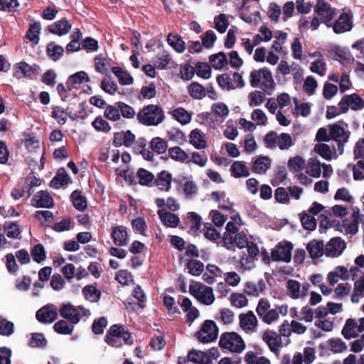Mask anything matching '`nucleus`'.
Wrapping results in <instances>:
<instances>
[{"label":"nucleus","instance_id":"obj_1","mask_svg":"<svg viewBox=\"0 0 364 364\" xmlns=\"http://www.w3.org/2000/svg\"><path fill=\"white\" fill-rule=\"evenodd\" d=\"M136 117L139 122L143 125L157 126L164 120L165 114L161 106L151 104L144 106L138 112Z\"/></svg>","mask_w":364,"mask_h":364},{"label":"nucleus","instance_id":"obj_2","mask_svg":"<svg viewBox=\"0 0 364 364\" xmlns=\"http://www.w3.org/2000/svg\"><path fill=\"white\" fill-rule=\"evenodd\" d=\"M119 338H122L124 343L128 346H132L134 343L130 332L124 326L114 324L107 332L105 341L110 346L119 348L122 346V343L118 341Z\"/></svg>","mask_w":364,"mask_h":364},{"label":"nucleus","instance_id":"obj_3","mask_svg":"<svg viewBox=\"0 0 364 364\" xmlns=\"http://www.w3.org/2000/svg\"><path fill=\"white\" fill-rule=\"evenodd\" d=\"M219 346L230 352L240 353L245 348L242 338L235 332H225L222 333L219 341Z\"/></svg>","mask_w":364,"mask_h":364},{"label":"nucleus","instance_id":"obj_4","mask_svg":"<svg viewBox=\"0 0 364 364\" xmlns=\"http://www.w3.org/2000/svg\"><path fill=\"white\" fill-rule=\"evenodd\" d=\"M256 312L259 318L267 324H271L279 318L277 309H270V302L266 298L259 300Z\"/></svg>","mask_w":364,"mask_h":364},{"label":"nucleus","instance_id":"obj_5","mask_svg":"<svg viewBox=\"0 0 364 364\" xmlns=\"http://www.w3.org/2000/svg\"><path fill=\"white\" fill-rule=\"evenodd\" d=\"M218 327L213 320H205L196 333L198 340L203 343L214 341L218 335Z\"/></svg>","mask_w":364,"mask_h":364},{"label":"nucleus","instance_id":"obj_6","mask_svg":"<svg viewBox=\"0 0 364 364\" xmlns=\"http://www.w3.org/2000/svg\"><path fill=\"white\" fill-rule=\"evenodd\" d=\"M331 139L336 141L339 154L344 151L345 144L348 141L350 136V131H346L343 127L338 124H333L328 126Z\"/></svg>","mask_w":364,"mask_h":364},{"label":"nucleus","instance_id":"obj_7","mask_svg":"<svg viewBox=\"0 0 364 364\" xmlns=\"http://www.w3.org/2000/svg\"><path fill=\"white\" fill-rule=\"evenodd\" d=\"M342 113H346L349 108L353 111L360 110L364 107V100L357 93L345 95L338 102Z\"/></svg>","mask_w":364,"mask_h":364},{"label":"nucleus","instance_id":"obj_8","mask_svg":"<svg viewBox=\"0 0 364 364\" xmlns=\"http://www.w3.org/2000/svg\"><path fill=\"white\" fill-rule=\"evenodd\" d=\"M13 69L14 77L21 79L23 77L33 79L34 75L39 73L41 68L36 63L31 65L25 61H21L14 64Z\"/></svg>","mask_w":364,"mask_h":364},{"label":"nucleus","instance_id":"obj_9","mask_svg":"<svg viewBox=\"0 0 364 364\" xmlns=\"http://www.w3.org/2000/svg\"><path fill=\"white\" fill-rule=\"evenodd\" d=\"M293 245L291 242H279L272 251L271 257L273 261L289 262L291 259Z\"/></svg>","mask_w":364,"mask_h":364},{"label":"nucleus","instance_id":"obj_10","mask_svg":"<svg viewBox=\"0 0 364 364\" xmlns=\"http://www.w3.org/2000/svg\"><path fill=\"white\" fill-rule=\"evenodd\" d=\"M314 12L321 18V22L330 26L329 23L335 15V10L332 9L326 0H317L314 6Z\"/></svg>","mask_w":364,"mask_h":364},{"label":"nucleus","instance_id":"obj_11","mask_svg":"<svg viewBox=\"0 0 364 364\" xmlns=\"http://www.w3.org/2000/svg\"><path fill=\"white\" fill-rule=\"evenodd\" d=\"M59 314L61 317L73 325L78 323L81 319V315L78 309L70 302L61 304Z\"/></svg>","mask_w":364,"mask_h":364},{"label":"nucleus","instance_id":"obj_12","mask_svg":"<svg viewBox=\"0 0 364 364\" xmlns=\"http://www.w3.org/2000/svg\"><path fill=\"white\" fill-rule=\"evenodd\" d=\"M36 316L42 323H53L58 318L57 309L53 304L46 305L37 311Z\"/></svg>","mask_w":364,"mask_h":364},{"label":"nucleus","instance_id":"obj_13","mask_svg":"<svg viewBox=\"0 0 364 364\" xmlns=\"http://www.w3.org/2000/svg\"><path fill=\"white\" fill-rule=\"evenodd\" d=\"M346 247V242L341 237L331 238L326 245L325 255L327 257H338Z\"/></svg>","mask_w":364,"mask_h":364},{"label":"nucleus","instance_id":"obj_14","mask_svg":"<svg viewBox=\"0 0 364 364\" xmlns=\"http://www.w3.org/2000/svg\"><path fill=\"white\" fill-rule=\"evenodd\" d=\"M263 341L267 344L269 350L277 356H279L282 348V339L274 331H265L262 335Z\"/></svg>","mask_w":364,"mask_h":364},{"label":"nucleus","instance_id":"obj_15","mask_svg":"<svg viewBox=\"0 0 364 364\" xmlns=\"http://www.w3.org/2000/svg\"><path fill=\"white\" fill-rule=\"evenodd\" d=\"M32 205L36 208H50L54 205L53 198L48 191H41L33 197Z\"/></svg>","mask_w":364,"mask_h":364},{"label":"nucleus","instance_id":"obj_16","mask_svg":"<svg viewBox=\"0 0 364 364\" xmlns=\"http://www.w3.org/2000/svg\"><path fill=\"white\" fill-rule=\"evenodd\" d=\"M352 27L351 17L346 13H342L334 23L333 30L336 33H342L350 31Z\"/></svg>","mask_w":364,"mask_h":364},{"label":"nucleus","instance_id":"obj_17","mask_svg":"<svg viewBox=\"0 0 364 364\" xmlns=\"http://www.w3.org/2000/svg\"><path fill=\"white\" fill-rule=\"evenodd\" d=\"M112 239L117 246H126L128 244V234L126 227L118 225L113 228L111 234Z\"/></svg>","mask_w":364,"mask_h":364},{"label":"nucleus","instance_id":"obj_18","mask_svg":"<svg viewBox=\"0 0 364 364\" xmlns=\"http://www.w3.org/2000/svg\"><path fill=\"white\" fill-rule=\"evenodd\" d=\"M240 326L245 331H253L257 326V318L252 311L239 316Z\"/></svg>","mask_w":364,"mask_h":364},{"label":"nucleus","instance_id":"obj_19","mask_svg":"<svg viewBox=\"0 0 364 364\" xmlns=\"http://www.w3.org/2000/svg\"><path fill=\"white\" fill-rule=\"evenodd\" d=\"M71 26V23L66 18H63L49 26L48 30L51 33L61 36L68 33Z\"/></svg>","mask_w":364,"mask_h":364},{"label":"nucleus","instance_id":"obj_20","mask_svg":"<svg viewBox=\"0 0 364 364\" xmlns=\"http://www.w3.org/2000/svg\"><path fill=\"white\" fill-rule=\"evenodd\" d=\"M306 250L309 257L313 259H318L325 253V248L323 241L312 240L306 245Z\"/></svg>","mask_w":364,"mask_h":364},{"label":"nucleus","instance_id":"obj_21","mask_svg":"<svg viewBox=\"0 0 364 364\" xmlns=\"http://www.w3.org/2000/svg\"><path fill=\"white\" fill-rule=\"evenodd\" d=\"M158 215L161 223L167 227L174 228L180 223V218L176 214L171 212L159 210H158Z\"/></svg>","mask_w":364,"mask_h":364},{"label":"nucleus","instance_id":"obj_22","mask_svg":"<svg viewBox=\"0 0 364 364\" xmlns=\"http://www.w3.org/2000/svg\"><path fill=\"white\" fill-rule=\"evenodd\" d=\"M190 143L197 149H202L207 147V142L205 139V134L198 129L192 130L189 135Z\"/></svg>","mask_w":364,"mask_h":364},{"label":"nucleus","instance_id":"obj_23","mask_svg":"<svg viewBox=\"0 0 364 364\" xmlns=\"http://www.w3.org/2000/svg\"><path fill=\"white\" fill-rule=\"evenodd\" d=\"M360 213L359 210H354L351 216L350 220H346L343 221V227L346 228V230L348 233L351 235H355L358 232Z\"/></svg>","mask_w":364,"mask_h":364},{"label":"nucleus","instance_id":"obj_24","mask_svg":"<svg viewBox=\"0 0 364 364\" xmlns=\"http://www.w3.org/2000/svg\"><path fill=\"white\" fill-rule=\"evenodd\" d=\"M232 176L238 178L241 177H247L250 175L249 169L244 161H236L232 163L230 167Z\"/></svg>","mask_w":364,"mask_h":364},{"label":"nucleus","instance_id":"obj_25","mask_svg":"<svg viewBox=\"0 0 364 364\" xmlns=\"http://www.w3.org/2000/svg\"><path fill=\"white\" fill-rule=\"evenodd\" d=\"M172 176L166 171H162L157 175L154 184L161 191H168L171 188Z\"/></svg>","mask_w":364,"mask_h":364},{"label":"nucleus","instance_id":"obj_26","mask_svg":"<svg viewBox=\"0 0 364 364\" xmlns=\"http://www.w3.org/2000/svg\"><path fill=\"white\" fill-rule=\"evenodd\" d=\"M271 164V159L268 156H259L253 163L252 170L256 173L263 174Z\"/></svg>","mask_w":364,"mask_h":364},{"label":"nucleus","instance_id":"obj_27","mask_svg":"<svg viewBox=\"0 0 364 364\" xmlns=\"http://www.w3.org/2000/svg\"><path fill=\"white\" fill-rule=\"evenodd\" d=\"M70 180V176L66 173L65 168H61L58 171L56 175L53 178L50 182V186L54 188H59L68 183Z\"/></svg>","mask_w":364,"mask_h":364},{"label":"nucleus","instance_id":"obj_28","mask_svg":"<svg viewBox=\"0 0 364 364\" xmlns=\"http://www.w3.org/2000/svg\"><path fill=\"white\" fill-rule=\"evenodd\" d=\"M187 357L188 361L194 363L210 364L212 363V360L208 358L207 353L200 350L193 349L188 352Z\"/></svg>","mask_w":364,"mask_h":364},{"label":"nucleus","instance_id":"obj_29","mask_svg":"<svg viewBox=\"0 0 364 364\" xmlns=\"http://www.w3.org/2000/svg\"><path fill=\"white\" fill-rule=\"evenodd\" d=\"M64 53L63 46L56 45L55 42L51 41L46 46V54L49 58L53 61L58 60Z\"/></svg>","mask_w":364,"mask_h":364},{"label":"nucleus","instance_id":"obj_30","mask_svg":"<svg viewBox=\"0 0 364 364\" xmlns=\"http://www.w3.org/2000/svg\"><path fill=\"white\" fill-rule=\"evenodd\" d=\"M112 72L117 77L119 84L122 85H129L134 82V78L131 75L120 67L112 68Z\"/></svg>","mask_w":364,"mask_h":364},{"label":"nucleus","instance_id":"obj_31","mask_svg":"<svg viewBox=\"0 0 364 364\" xmlns=\"http://www.w3.org/2000/svg\"><path fill=\"white\" fill-rule=\"evenodd\" d=\"M4 229L9 238L21 239V230L17 222H5Z\"/></svg>","mask_w":364,"mask_h":364},{"label":"nucleus","instance_id":"obj_32","mask_svg":"<svg viewBox=\"0 0 364 364\" xmlns=\"http://www.w3.org/2000/svg\"><path fill=\"white\" fill-rule=\"evenodd\" d=\"M110 58H107L102 54L96 55L94 58L95 71L107 75L108 74L107 67L110 65Z\"/></svg>","mask_w":364,"mask_h":364},{"label":"nucleus","instance_id":"obj_33","mask_svg":"<svg viewBox=\"0 0 364 364\" xmlns=\"http://www.w3.org/2000/svg\"><path fill=\"white\" fill-rule=\"evenodd\" d=\"M329 55L333 60H338L342 63H350L353 58L349 53L345 52L339 47L334 48L329 51Z\"/></svg>","mask_w":364,"mask_h":364},{"label":"nucleus","instance_id":"obj_34","mask_svg":"<svg viewBox=\"0 0 364 364\" xmlns=\"http://www.w3.org/2000/svg\"><path fill=\"white\" fill-rule=\"evenodd\" d=\"M209 61L215 70H221L228 64L226 55L223 52L210 55Z\"/></svg>","mask_w":364,"mask_h":364},{"label":"nucleus","instance_id":"obj_35","mask_svg":"<svg viewBox=\"0 0 364 364\" xmlns=\"http://www.w3.org/2000/svg\"><path fill=\"white\" fill-rule=\"evenodd\" d=\"M73 206L79 211H84L87 208V199L82 196L81 191H74L70 196Z\"/></svg>","mask_w":364,"mask_h":364},{"label":"nucleus","instance_id":"obj_36","mask_svg":"<svg viewBox=\"0 0 364 364\" xmlns=\"http://www.w3.org/2000/svg\"><path fill=\"white\" fill-rule=\"evenodd\" d=\"M41 26L40 22H34L29 26L26 31V37L32 42L33 45H37L39 42V35L41 33Z\"/></svg>","mask_w":364,"mask_h":364},{"label":"nucleus","instance_id":"obj_37","mask_svg":"<svg viewBox=\"0 0 364 364\" xmlns=\"http://www.w3.org/2000/svg\"><path fill=\"white\" fill-rule=\"evenodd\" d=\"M135 149L141 154L144 159L146 161H154V154L151 151L146 148V141L144 138H139L136 141V146Z\"/></svg>","mask_w":364,"mask_h":364},{"label":"nucleus","instance_id":"obj_38","mask_svg":"<svg viewBox=\"0 0 364 364\" xmlns=\"http://www.w3.org/2000/svg\"><path fill=\"white\" fill-rule=\"evenodd\" d=\"M167 43L179 53H183L186 49L185 42L182 40L181 37L177 34L169 33L167 37Z\"/></svg>","mask_w":364,"mask_h":364},{"label":"nucleus","instance_id":"obj_39","mask_svg":"<svg viewBox=\"0 0 364 364\" xmlns=\"http://www.w3.org/2000/svg\"><path fill=\"white\" fill-rule=\"evenodd\" d=\"M357 327V323L353 318H348L346 320V323L341 331V334L346 339H350L356 338L358 333L355 332V328Z\"/></svg>","mask_w":364,"mask_h":364},{"label":"nucleus","instance_id":"obj_40","mask_svg":"<svg viewBox=\"0 0 364 364\" xmlns=\"http://www.w3.org/2000/svg\"><path fill=\"white\" fill-rule=\"evenodd\" d=\"M150 148L152 152L161 154L166 152L168 148V143L161 137H154L150 141Z\"/></svg>","mask_w":364,"mask_h":364},{"label":"nucleus","instance_id":"obj_41","mask_svg":"<svg viewBox=\"0 0 364 364\" xmlns=\"http://www.w3.org/2000/svg\"><path fill=\"white\" fill-rule=\"evenodd\" d=\"M300 220L303 228L308 230H314L316 228L317 223L314 216L309 215L306 211L299 214Z\"/></svg>","mask_w":364,"mask_h":364},{"label":"nucleus","instance_id":"obj_42","mask_svg":"<svg viewBox=\"0 0 364 364\" xmlns=\"http://www.w3.org/2000/svg\"><path fill=\"white\" fill-rule=\"evenodd\" d=\"M188 270V273L193 276L200 275L204 269V264L198 259H191L188 260L186 264Z\"/></svg>","mask_w":364,"mask_h":364},{"label":"nucleus","instance_id":"obj_43","mask_svg":"<svg viewBox=\"0 0 364 364\" xmlns=\"http://www.w3.org/2000/svg\"><path fill=\"white\" fill-rule=\"evenodd\" d=\"M139 183L141 186H149L154 180V175L144 168H139L136 172Z\"/></svg>","mask_w":364,"mask_h":364},{"label":"nucleus","instance_id":"obj_44","mask_svg":"<svg viewBox=\"0 0 364 364\" xmlns=\"http://www.w3.org/2000/svg\"><path fill=\"white\" fill-rule=\"evenodd\" d=\"M90 80V77L85 71H79L71 75L67 81L68 86L70 85L73 88L75 85H80L84 82H88Z\"/></svg>","mask_w":364,"mask_h":364},{"label":"nucleus","instance_id":"obj_45","mask_svg":"<svg viewBox=\"0 0 364 364\" xmlns=\"http://www.w3.org/2000/svg\"><path fill=\"white\" fill-rule=\"evenodd\" d=\"M86 299L91 302H97L101 296V291L92 285H87L82 289Z\"/></svg>","mask_w":364,"mask_h":364},{"label":"nucleus","instance_id":"obj_46","mask_svg":"<svg viewBox=\"0 0 364 364\" xmlns=\"http://www.w3.org/2000/svg\"><path fill=\"white\" fill-rule=\"evenodd\" d=\"M189 95L194 99L200 100L205 97V90L202 85L193 82L188 87Z\"/></svg>","mask_w":364,"mask_h":364},{"label":"nucleus","instance_id":"obj_47","mask_svg":"<svg viewBox=\"0 0 364 364\" xmlns=\"http://www.w3.org/2000/svg\"><path fill=\"white\" fill-rule=\"evenodd\" d=\"M327 342L333 353H341L348 349L346 343L340 338H331Z\"/></svg>","mask_w":364,"mask_h":364},{"label":"nucleus","instance_id":"obj_48","mask_svg":"<svg viewBox=\"0 0 364 364\" xmlns=\"http://www.w3.org/2000/svg\"><path fill=\"white\" fill-rule=\"evenodd\" d=\"M197 300L205 305L212 304L215 301L213 289L210 287H205L198 295Z\"/></svg>","mask_w":364,"mask_h":364},{"label":"nucleus","instance_id":"obj_49","mask_svg":"<svg viewBox=\"0 0 364 364\" xmlns=\"http://www.w3.org/2000/svg\"><path fill=\"white\" fill-rule=\"evenodd\" d=\"M53 329L59 334L70 335L73 331L74 326L73 324L69 325L67 321L61 319L54 324Z\"/></svg>","mask_w":364,"mask_h":364},{"label":"nucleus","instance_id":"obj_50","mask_svg":"<svg viewBox=\"0 0 364 364\" xmlns=\"http://www.w3.org/2000/svg\"><path fill=\"white\" fill-rule=\"evenodd\" d=\"M31 255L37 263H41L46 258L45 248L42 244L35 245L31 250Z\"/></svg>","mask_w":364,"mask_h":364},{"label":"nucleus","instance_id":"obj_51","mask_svg":"<svg viewBox=\"0 0 364 364\" xmlns=\"http://www.w3.org/2000/svg\"><path fill=\"white\" fill-rule=\"evenodd\" d=\"M173 116L181 124H187L191 120V115L182 107H178L173 111Z\"/></svg>","mask_w":364,"mask_h":364},{"label":"nucleus","instance_id":"obj_52","mask_svg":"<svg viewBox=\"0 0 364 364\" xmlns=\"http://www.w3.org/2000/svg\"><path fill=\"white\" fill-rule=\"evenodd\" d=\"M69 107L63 109L60 107L55 106L52 108L51 117L56 119L60 124H65L67 122V111Z\"/></svg>","mask_w":364,"mask_h":364},{"label":"nucleus","instance_id":"obj_53","mask_svg":"<svg viewBox=\"0 0 364 364\" xmlns=\"http://www.w3.org/2000/svg\"><path fill=\"white\" fill-rule=\"evenodd\" d=\"M269 70L266 68H261L259 70H254L250 73V85L252 87H256L259 85L261 82L262 78L264 79V76L266 75V72H268Z\"/></svg>","mask_w":364,"mask_h":364},{"label":"nucleus","instance_id":"obj_54","mask_svg":"<svg viewBox=\"0 0 364 364\" xmlns=\"http://www.w3.org/2000/svg\"><path fill=\"white\" fill-rule=\"evenodd\" d=\"M168 154L170 157L176 161L185 162L188 158V154L179 146L170 148Z\"/></svg>","mask_w":364,"mask_h":364},{"label":"nucleus","instance_id":"obj_55","mask_svg":"<svg viewBox=\"0 0 364 364\" xmlns=\"http://www.w3.org/2000/svg\"><path fill=\"white\" fill-rule=\"evenodd\" d=\"M274 81L272 77L271 72L269 70L266 72V75L264 76L263 81L262 82L261 87L267 95L272 94L274 89Z\"/></svg>","mask_w":364,"mask_h":364},{"label":"nucleus","instance_id":"obj_56","mask_svg":"<svg viewBox=\"0 0 364 364\" xmlns=\"http://www.w3.org/2000/svg\"><path fill=\"white\" fill-rule=\"evenodd\" d=\"M288 167L291 171L299 172L304 168L305 161L299 156L290 158L288 161Z\"/></svg>","mask_w":364,"mask_h":364},{"label":"nucleus","instance_id":"obj_57","mask_svg":"<svg viewBox=\"0 0 364 364\" xmlns=\"http://www.w3.org/2000/svg\"><path fill=\"white\" fill-rule=\"evenodd\" d=\"M203 235L206 239L213 242L221 237L220 233L210 223L204 224Z\"/></svg>","mask_w":364,"mask_h":364},{"label":"nucleus","instance_id":"obj_58","mask_svg":"<svg viewBox=\"0 0 364 364\" xmlns=\"http://www.w3.org/2000/svg\"><path fill=\"white\" fill-rule=\"evenodd\" d=\"M196 75L203 79H209L211 77V68L208 63L198 62L196 65Z\"/></svg>","mask_w":364,"mask_h":364},{"label":"nucleus","instance_id":"obj_59","mask_svg":"<svg viewBox=\"0 0 364 364\" xmlns=\"http://www.w3.org/2000/svg\"><path fill=\"white\" fill-rule=\"evenodd\" d=\"M215 28L220 33H224L228 26V20L224 14H220L214 18Z\"/></svg>","mask_w":364,"mask_h":364},{"label":"nucleus","instance_id":"obj_60","mask_svg":"<svg viewBox=\"0 0 364 364\" xmlns=\"http://www.w3.org/2000/svg\"><path fill=\"white\" fill-rule=\"evenodd\" d=\"M247 252L249 257H245V255L242 256L241 258V262L243 264L244 261L247 264L249 262H252L253 259L255 258L256 256H257L259 253V248L257 247V245L255 244L253 242H250L247 246Z\"/></svg>","mask_w":364,"mask_h":364},{"label":"nucleus","instance_id":"obj_61","mask_svg":"<svg viewBox=\"0 0 364 364\" xmlns=\"http://www.w3.org/2000/svg\"><path fill=\"white\" fill-rule=\"evenodd\" d=\"M47 345V341L43 333H33L31 334L28 346L31 348H43Z\"/></svg>","mask_w":364,"mask_h":364},{"label":"nucleus","instance_id":"obj_62","mask_svg":"<svg viewBox=\"0 0 364 364\" xmlns=\"http://www.w3.org/2000/svg\"><path fill=\"white\" fill-rule=\"evenodd\" d=\"M230 303L237 308H242L248 304V300L243 294L232 293L230 297Z\"/></svg>","mask_w":364,"mask_h":364},{"label":"nucleus","instance_id":"obj_63","mask_svg":"<svg viewBox=\"0 0 364 364\" xmlns=\"http://www.w3.org/2000/svg\"><path fill=\"white\" fill-rule=\"evenodd\" d=\"M314 151L326 160L332 159V152L330 146L326 144H317L314 146Z\"/></svg>","mask_w":364,"mask_h":364},{"label":"nucleus","instance_id":"obj_64","mask_svg":"<svg viewBox=\"0 0 364 364\" xmlns=\"http://www.w3.org/2000/svg\"><path fill=\"white\" fill-rule=\"evenodd\" d=\"M217 40L215 33L212 30L207 31L205 34L201 36L202 45L205 48H212Z\"/></svg>","mask_w":364,"mask_h":364}]
</instances>
